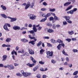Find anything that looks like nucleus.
<instances>
[{
  "mask_svg": "<svg viewBox=\"0 0 78 78\" xmlns=\"http://www.w3.org/2000/svg\"><path fill=\"white\" fill-rule=\"evenodd\" d=\"M22 42H23L25 43L26 42H28V40H26L25 38H23L21 39Z\"/></svg>",
  "mask_w": 78,
  "mask_h": 78,
  "instance_id": "2eb2a0df",
  "label": "nucleus"
},
{
  "mask_svg": "<svg viewBox=\"0 0 78 78\" xmlns=\"http://www.w3.org/2000/svg\"><path fill=\"white\" fill-rule=\"evenodd\" d=\"M28 16L29 17L30 19H31V20H34L36 19V16L33 14H29Z\"/></svg>",
  "mask_w": 78,
  "mask_h": 78,
  "instance_id": "7ed1b4c3",
  "label": "nucleus"
},
{
  "mask_svg": "<svg viewBox=\"0 0 78 78\" xmlns=\"http://www.w3.org/2000/svg\"><path fill=\"white\" fill-rule=\"evenodd\" d=\"M37 69H39V67L38 66H37L36 67H34V72H35L36 70Z\"/></svg>",
  "mask_w": 78,
  "mask_h": 78,
  "instance_id": "c9c22d12",
  "label": "nucleus"
},
{
  "mask_svg": "<svg viewBox=\"0 0 78 78\" xmlns=\"http://www.w3.org/2000/svg\"><path fill=\"white\" fill-rule=\"evenodd\" d=\"M42 17H44L45 18H46V15H45V14L42 13Z\"/></svg>",
  "mask_w": 78,
  "mask_h": 78,
  "instance_id": "5fc2aeb1",
  "label": "nucleus"
},
{
  "mask_svg": "<svg viewBox=\"0 0 78 78\" xmlns=\"http://www.w3.org/2000/svg\"><path fill=\"white\" fill-rule=\"evenodd\" d=\"M69 64H68V63L67 62H66L64 63V66H68Z\"/></svg>",
  "mask_w": 78,
  "mask_h": 78,
  "instance_id": "e2e57ef3",
  "label": "nucleus"
},
{
  "mask_svg": "<svg viewBox=\"0 0 78 78\" xmlns=\"http://www.w3.org/2000/svg\"><path fill=\"white\" fill-rule=\"evenodd\" d=\"M61 47V44H59L57 46V48L58 50H60V48Z\"/></svg>",
  "mask_w": 78,
  "mask_h": 78,
  "instance_id": "7c9ffc66",
  "label": "nucleus"
},
{
  "mask_svg": "<svg viewBox=\"0 0 78 78\" xmlns=\"http://www.w3.org/2000/svg\"><path fill=\"white\" fill-rule=\"evenodd\" d=\"M63 23L64 25H66L67 24V23L66 21H64L63 22Z\"/></svg>",
  "mask_w": 78,
  "mask_h": 78,
  "instance_id": "49530a36",
  "label": "nucleus"
},
{
  "mask_svg": "<svg viewBox=\"0 0 78 78\" xmlns=\"http://www.w3.org/2000/svg\"><path fill=\"white\" fill-rule=\"evenodd\" d=\"M40 52L41 54H42L43 52H44V49H41L40 50Z\"/></svg>",
  "mask_w": 78,
  "mask_h": 78,
  "instance_id": "37998d69",
  "label": "nucleus"
},
{
  "mask_svg": "<svg viewBox=\"0 0 78 78\" xmlns=\"http://www.w3.org/2000/svg\"><path fill=\"white\" fill-rule=\"evenodd\" d=\"M34 31L33 30H32L28 31V33H30L31 34H33L34 33Z\"/></svg>",
  "mask_w": 78,
  "mask_h": 78,
  "instance_id": "a19ab883",
  "label": "nucleus"
},
{
  "mask_svg": "<svg viewBox=\"0 0 78 78\" xmlns=\"http://www.w3.org/2000/svg\"><path fill=\"white\" fill-rule=\"evenodd\" d=\"M33 29L34 32H37V29L36 27V26L35 25H33Z\"/></svg>",
  "mask_w": 78,
  "mask_h": 78,
  "instance_id": "4468645a",
  "label": "nucleus"
},
{
  "mask_svg": "<svg viewBox=\"0 0 78 78\" xmlns=\"http://www.w3.org/2000/svg\"><path fill=\"white\" fill-rule=\"evenodd\" d=\"M66 22H67L69 23H72V21L70 20H69L68 21H67Z\"/></svg>",
  "mask_w": 78,
  "mask_h": 78,
  "instance_id": "6e6d98bb",
  "label": "nucleus"
},
{
  "mask_svg": "<svg viewBox=\"0 0 78 78\" xmlns=\"http://www.w3.org/2000/svg\"><path fill=\"white\" fill-rule=\"evenodd\" d=\"M41 75L39 74H38L37 75V78H41Z\"/></svg>",
  "mask_w": 78,
  "mask_h": 78,
  "instance_id": "e433bc0d",
  "label": "nucleus"
},
{
  "mask_svg": "<svg viewBox=\"0 0 78 78\" xmlns=\"http://www.w3.org/2000/svg\"><path fill=\"white\" fill-rule=\"evenodd\" d=\"M51 15V12H50L47 14L46 15V18L49 17V16H50Z\"/></svg>",
  "mask_w": 78,
  "mask_h": 78,
  "instance_id": "393cba45",
  "label": "nucleus"
},
{
  "mask_svg": "<svg viewBox=\"0 0 78 78\" xmlns=\"http://www.w3.org/2000/svg\"><path fill=\"white\" fill-rule=\"evenodd\" d=\"M17 20V18H12L11 20H10L11 22H15Z\"/></svg>",
  "mask_w": 78,
  "mask_h": 78,
  "instance_id": "dca6fc26",
  "label": "nucleus"
},
{
  "mask_svg": "<svg viewBox=\"0 0 78 78\" xmlns=\"http://www.w3.org/2000/svg\"><path fill=\"white\" fill-rule=\"evenodd\" d=\"M63 18H64L65 19H66V21H67L69 20H70V17L68 16H63Z\"/></svg>",
  "mask_w": 78,
  "mask_h": 78,
  "instance_id": "0eeeda50",
  "label": "nucleus"
},
{
  "mask_svg": "<svg viewBox=\"0 0 78 78\" xmlns=\"http://www.w3.org/2000/svg\"><path fill=\"white\" fill-rule=\"evenodd\" d=\"M50 37H43V39H49Z\"/></svg>",
  "mask_w": 78,
  "mask_h": 78,
  "instance_id": "603ef678",
  "label": "nucleus"
},
{
  "mask_svg": "<svg viewBox=\"0 0 78 78\" xmlns=\"http://www.w3.org/2000/svg\"><path fill=\"white\" fill-rule=\"evenodd\" d=\"M29 44H31L32 45H34L35 44V42L34 41H31L29 42Z\"/></svg>",
  "mask_w": 78,
  "mask_h": 78,
  "instance_id": "5701e85b",
  "label": "nucleus"
},
{
  "mask_svg": "<svg viewBox=\"0 0 78 78\" xmlns=\"http://www.w3.org/2000/svg\"><path fill=\"white\" fill-rule=\"evenodd\" d=\"M52 26V28H53V29H56V25H55V24H53Z\"/></svg>",
  "mask_w": 78,
  "mask_h": 78,
  "instance_id": "473e14b6",
  "label": "nucleus"
},
{
  "mask_svg": "<svg viewBox=\"0 0 78 78\" xmlns=\"http://www.w3.org/2000/svg\"><path fill=\"white\" fill-rule=\"evenodd\" d=\"M42 41H39L38 42V43L37 44V47H40V46H41V45L42 44Z\"/></svg>",
  "mask_w": 78,
  "mask_h": 78,
  "instance_id": "4be33fe9",
  "label": "nucleus"
},
{
  "mask_svg": "<svg viewBox=\"0 0 78 78\" xmlns=\"http://www.w3.org/2000/svg\"><path fill=\"white\" fill-rule=\"evenodd\" d=\"M51 43H52L53 44H55V43L56 42V40L53 39H51Z\"/></svg>",
  "mask_w": 78,
  "mask_h": 78,
  "instance_id": "a211bd4d",
  "label": "nucleus"
},
{
  "mask_svg": "<svg viewBox=\"0 0 78 78\" xmlns=\"http://www.w3.org/2000/svg\"><path fill=\"white\" fill-rule=\"evenodd\" d=\"M51 62L53 64H55V63H56V61L54 60H51Z\"/></svg>",
  "mask_w": 78,
  "mask_h": 78,
  "instance_id": "09e8293b",
  "label": "nucleus"
},
{
  "mask_svg": "<svg viewBox=\"0 0 78 78\" xmlns=\"http://www.w3.org/2000/svg\"><path fill=\"white\" fill-rule=\"evenodd\" d=\"M46 9L45 8H42L41 9V10L42 11H46Z\"/></svg>",
  "mask_w": 78,
  "mask_h": 78,
  "instance_id": "c03bdc74",
  "label": "nucleus"
},
{
  "mask_svg": "<svg viewBox=\"0 0 78 78\" xmlns=\"http://www.w3.org/2000/svg\"><path fill=\"white\" fill-rule=\"evenodd\" d=\"M30 58L32 60V61L33 62V64H30V63H29L26 64L27 66H29L30 67H33V66H34L35 64H36V61L35 60L34 58L32 56H30Z\"/></svg>",
  "mask_w": 78,
  "mask_h": 78,
  "instance_id": "f03ea898",
  "label": "nucleus"
},
{
  "mask_svg": "<svg viewBox=\"0 0 78 78\" xmlns=\"http://www.w3.org/2000/svg\"><path fill=\"white\" fill-rule=\"evenodd\" d=\"M69 66L70 68H71V67H72V64H70L68 65Z\"/></svg>",
  "mask_w": 78,
  "mask_h": 78,
  "instance_id": "774afa93",
  "label": "nucleus"
},
{
  "mask_svg": "<svg viewBox=\"0 0 78 78\" xmlns=\"http://www.w3.org/2000/svg\"><path fill=\"white\" fill-rule=\"evenodd\" d=\"M11 40V39L9 38H8L6 39V41L7 42H10V41Z\"/></svg>",
  "mask_w": 78,
  "mask_h": 78,
  "instance_id": "c85d7f7f",
  "label": "nucleus"
},
{
  "mask_svg": "<svg viewBox=\"0 0 78 78\" xmlns=\"http://www.w3.org/2000/svg\"><path fill=\"white\" fill-rule=\"evenodd\" d=\"M54 19V18L53 17H51L49 18L50 20H53Z\"/></svg>",
  "mask_w": 78,
  "mask_h": 78,
  "instance_id": "338daca9",
  "label": "nucleus"
},
{
  "mask_svg": "<svg viewBox=\"0 0 78 78\" xmlns=\"http://www.w3.org/2000/svg\"><path fill=\"white\" fill-rule=\"evenodd\" d=\"M25 55H26L27 56H29V53H28L27 52H25Z\"/></svg>",
  "mask_w": 78,
  "mask_h": 78,
  "instance_id": "3c124183",
  "label": "nucleus"
},
{
  "mask_svg": "<svg viewBox=\"0 0 78 78\" xmlns=\"http://www.w3.org/2000/svg\"><path fill=\"white\" fill-rule=\"evenodd\" d=\"M42 28V27H39L37 28V30H38V31H40V30H41Z\"/></svg>",
  "mask_w": 78,
  "mask_h": 78,
  "instance_id": "864d4df0",
  "label": "nucleus"
},
{
  "mask_svg": "<svg viewBox=\"0 0 78 78\" xmlns=\"http://www.w3.org/2000/svg\"><path fill=\"white\" fill-rule=\"evenodd\" d=\"M6 25V26H8V27H11V25H10V24L9 23H5Z\"/></svg>",
  "mask_w": 78,
  "mask_h": 78,
  "instance_id": "69168bd1",
  "label": "nucleus"
},
{
  "mask_svg": "<svg viewBox=\"0 0 78 78\" xmlns=\"http://www.w3.org/2000/svg\"><path fill=\"white\" fill-rule=\"evenodd\" d=\"M73 7L72 5H71L70 6H69L66 10V11H69V9H70L72 8Z\"/></svg>",
  "mask_w": 78,
  "mask_h": 78,
  "instance_id": "b1692460",
  "label": "nucleus"
},
{
  "mask_svg": "<svg viewBox=\"0 0 78 78\" xmlns=\"http://www.w3.org/2000/svg\"><path fill=\"white\" fill-rule=\"evenodd\" d=\"M77 11V9L74 8L73 10H71L70 11H68L67 13L68 14H73V12H75Z\"/></svg>",
  "mask_w": 78,
  "mask_h": 78,
  "instance_id": "20e7f679",
  "label": "nucleus"
},
{
  "mask_svg": "<svg viewBox=\"0 0 78 78\" xmlns=\"http://www.w3.org/2000/svg\"><path fill=\"white\" fill-rule=\"evenodd\" d=\"M1 7L2 8L3 10H6V7L5 6H3V5H1Z\"/></svg>",
  "mask_w": 78,
  "mask_h": 78,
  "instance_id": "aec40b11",
  "label": "nucleus"
},
{
  "mask_svg": "<svg viewBox=\"0 0 78 78\" xmlns=\"http://www.w3.org/2000/svg\"><path fill=\"white\" fill-rule=\"evenodd\" d=\"M23 75V76L25 77L27 76V72L24 73Z\"/></svg>",
  "mask_w": 78,
  "mask_h": 78,
  "instance_id": "4c0bfd02",
  "label": "nucleus"
},
{
  "mask_svg": "<svg viewBox=\"0 0 78 78\" xmlns=\"http://www.w3.org/2000/svg\"><path fill=\"white\" fill-rule=\"evenodd\" d=\"M7 55H4L3 56V59L2 61H6V59L7 58Z\"/></svg>",
  "mask_w": 78,
  "mask_h": 78,
  "instance_id": "ddd939ff",
  "label": "nucleus"
},
{
  "mask_svg": "<svg viewBox=\"0 0 78 78\" xmlns=\"http://www.w3.org/2000/svg\"><path fill=\"white\" fill-rule=\"evenodd\" d=\"M40 70L41 72H44V69L42 68H41Z\"/></svg>",
  "mask_w": 78,
  "mask_h": 78,
  "instance_id": "0e129e2a",
  "label": "nucleus"
},
{
  "mask_svg": "<svg viewBox=\"0 0 78 78\" xmlns=\"http://www.w3.org/2000/svg\"><path fill=\"white\" fill-rule=\"evenodd\" d=\"M22 5H23V6H25V9H27L29 8V7H30V8H33V6H34V3H32L30 4V2H28L27 3V5L26 3H23Z\"/></svg>",
  "mask_w": 78,
  "mask_h": 78,
  "instance_id": "f257e3e1",
  "label": "nucleus"
},
{
  "mask_svg": "<svg viewBox=\"0 0 78 78\" xmlns=\"http://www.w3.org/2000/svg\"><path fill=\"white\" fill-rule=\"evenodd\" d=\"M71 2H67L65 3L64 5V6H69V5L71 4Z\"/></svg>",
  "mask_w": 78,
  "mask_h": 78,
  "instance_id": "1a4fd4ad",
  "label": "nucleus"
},
{
  "mask_svg": "<svg viewBox=\"0 0 78 78\" xmlns=\"http://www.w3.org/2000/svg\"><path fill=\"white\" fill-rule=\"evenodd\" d=\"M66 60L67 62H69V58L68 57H66Z\"/></svg>",
  "mask_w": 78,
  "mask_h": 78,
  "instance_id": "052dcab7",
  "label": "nucleus"
},
{
  "mask_svg": "<svg viewBox=\"0 0 78 78\" xmlns=\"http://www.w3.org/2000/svg\"><path fill=\"white\" fill-rule=\"evenodd\" d=\"M68 33L69 34H70V35H72L73 34V31H69L68 32Z\"/></svg>",
  "mask_w": 78,
  "mask_h": 78,
  "instance_id": "bb28decb",
  "label": "nucleus"
},
{
  "mask_svg": "<svg viewBox=\"0 0 78 78\" xmlns=\"http://www.w3.org/2000/svg\"><path fill=\"white\" fill-rule=\"evenodd\" d=\"M57 42H58V43H62L63 42L62 40L58 39L57 40Z\"/></svg>",
  "mask_w": 78,
  "mask_h": 78,
  "instance_id": "f704fd0d",
  "label": "nucleus"
},
{
  "mask_svg": "<svg viewBox=\"0 0 78 78\" xmlns=\"http://www.w3.org/2000/svg\"><path fill=\"white\" fill-rule=\"evenodd\" d=\"M29 52L30 55H34V51L31 49H29Z\"/></svg>",
  "mask_w": 78,
  "mask_h": 78,
  "instance_id": "9d476101",
  "label": "nucleus"
},
{
  "mask_svg": "<svg viewBox=\"0 0 78 78\" xmlns=\"http://www.w3.org/2000/svg\"><path fill=\"white\" fill-rule=\"evenodd\" d=\"M16 75L18 76H22V75L20 74V73H18L16 74Z\"/></svg>",
  "mask_w": 78,
  "mask_h": 78,
  "instance_id": "72a5a7b5",
  "label": "nucleus"
},
{
  "mask_svg": "<svg viewBox=\"0 0 78 78\" xmlns=\"http://www.w3.org/2000/svg\"><path fill=\"white\" fill-rule=\"evenodd\" d=\"M9 70H12L14 69V67L12 65H9Z\"/></svg>",
  "mask_w": 78,
  "mask_h": 78,
  "instance_id": "423d86ee",
  "label": "nucleus"
},
{
  "mask_svg": "<svg viewBox=\"0 0 78 78\" xmlns=\"http://www.w3.org/2000/svg\"><path fill=\"white\" fill-rule=\"evenodd\" d=\"M14 53H15V54L16 55V56H17V52H16V51H14V50H13V51H12V52H11L12 55H14Z\"/></svg>",
  "mask_w": 78,
  "mask_h": 78,
  "instance_id": "412c9836",
  "label": "nucleus"
},
{
  "mask_svg": "<svg viewBox=\"0 0 78 78\" xmlns=\"http://www.w3.org/2000/svg\"><path fill=\"white\" fill-rule=\"evenodd\" d=\"M47 26H49V27H52V24L50 23H48L46 24Z\"/></svg>",
  "mask_w": 78,
  "mask_h": 78,
  "instance_id": "2f4dec72",
  "label": "nucleus"
},
{
  "mask_svg": "<svg viewBox=\"0 0 78 78\" xmlns=\"http://www.w3.org/2000/svg\"><path fill=\"white\" fill-rule=\"evenodd\" d=\"M49 11L50 12H54V11H55V9H51V8L49 9Z\"/></svg>",
  "mask_w": 78,
  "mask_h": 78,
  "instance_id": "cd10ccee",
  "label": "nucleus"
},
{
  "mask_svg": "<svg viewBox=\"0 0 78 78\" xmlns=\"http://www.w3.org/2000/svg\"><path fill=\"white\" fill-rule=\"evenodd\" d=\"M39 63L40 64H42V65H44V64L45 62H43L42 61H39Z\"/></svg>",
  "mask_w": 78,
  "mask_h": 78,
  "instance_id": "ea45409f",
  "label": "nucleus"
},
{
  "mask_svg": "<svg viewBox=\"0 0 78 78\" xmlns=\"http://www.w3.org/2000/svg\"><path fill=\"white\" fill-rule=\"evenodd\" d=\"M60 18L57 17V16H54V20H59Z\"/></svg>",
  "mask_w": 78,
  "mask_h": 78,
  "instance_id": "a878e982",
  "label": "nucleus"
},
{
  "mask_svg": "<svg viewBox=\"0 0 78 78\" xmlns=\"http://www.w3.org/2000/svg\"><path fill=\"white\" fill-rule=\"evenodd\" d=\"M20 27L16 25L13 27V29L14 30H20Z\"/></svg>",
  "mask_w": 78,
  "mask_h": 78,
  "instance_id": "39448f33",
  "label": "nucleus"
},
{
  "mask_svg": "<svg viewBox=\"0 0 78 78\" xmlns=\"http://www.w3.org/2000/svg\"><path fill=\"white\" fill-rule=\"evenodd\" d=\"M51 55H47V57L48 58H49V59L51 58V57L52 56H53V52L51 51Z\"/></svg>",
  "mask_w": 78,
  "mask_h": 78,
  "instance_id": "9b49d317",
  "label": "nucleus"
},
{
  "mask_svg": "<svg viewBox=\"0 0 78 78\" xmlns=\"http://www.w3.org/2000/svg\"><path fill=\"white\" fill-rule=\"evenodd\" d=\"M78 71H76L74 72L73 74V75H76L78 74Z\"/></svg>",
  "mask_w": 78,
  "mask_h": 78,
  "instance_id": "58836bf2",
  "label": "nucleus"
},
{
  "mask_svg": "<svg viewBox=\"0 0 78 78\" xmlns=\"http://www.w3.org/2000/svg\"><path fill=\"white\" fill-rule=\"evenodd\" d=\"M5 30H6V31H9V30L8 28V27H7V26L6 25V24H5L3 26Z\"/></svg>",
  "mask_w": 78,
  "mask_h": 78,
  "instance_id": "6e6552de",
  "label": "nucleus"
},
{
  "mask_svg": "<svg viewBox=\"0 0 78 78\" xmlns=\"http://www.w3.org/2000/svg\"><path fill=\"white\" fill-rule=\"evenodd\" d=\"M1 16L3 17L5 19H7L8 18V17L6 16V15H5L4 14H0Z\"/></svg>",
  "mask_w": 78,
  "mask_h": 78,
  "instance_id": "f8f14e48",
  "label": "nucleus"
},
{
  "mask_svg": "<svg viewBox=\"0 0 78 78\" xmlns=\"http://www.w3.org/2000/svg\"><path fill=\"white\" fill-rule=\"evenodd\" d=\"M4 67V68H9V65H7V66L5 65Z\"/></svg>",
  "mask_w": 78,
  "mask_h": 78,
  "instance_id": "4d7b16f0",
  "label": "nucleus"
},
{
  "mask_svg": "<svg viewBox=\"0 0 78 78\" xmlns=\"http://www.w3.org/2000/svg\"><path fill=\"white\" fill-rule=\"evenodd\" d=\"M48 47H52V45L50 43H48Z\"/></svg>",
  "mask_w": 78,
  "mask_h": 78,
  "instance_id": "bf43d9fd",
  "label": "nucleus"
},
{
  "mask_svg": "<svg viewBox=\"0 0 78 78\" xmlns=\"http://www.w3.org/2000/svg\"><path fill=\"white\" fill-rule=\"evenodd\" d=\"M28 36L30 39H35V37H31V35H29Z\"/></svg>",
  "mask_w": 78,
  "mask_h": 78,
  "instance_id": "c756f323",
  "label": "nucleus"
},
{
  "mask_svg": "<svg viewBox=\"0 0 78 78\" xmlns=\"http://www.w3.org/2000/svg\"><path fill=\"white\" fill-rule=\"evenodd\" d=\"M73 52H74V53H76L78 52V50L77 49H73Z\"/></svg>",
  "mask_w": 78,
  "mask_h": 78,
  "instance_id": "a18cd8bd",
  "label": "nucleus"
},
{
  "mask_svg": "<svg viewBox=\"0 0 78 78\" xmlns=\"http://www.w3.org/2000/svg\"><path fill=\"white\" fill-rule=\"evenodd\" d=\"M43 5H44V6H47V5H48L47 3H46L45 2H43Z\"/></svg>",
  "mask_w": 78,
  "mask_h": 78,
  "instance_id": "de8ad7c7",
  "label": "nucleus"
},
{
  "mask_svg": "<svg viewBox=\"0 0 78 78\" xmlns=\"http://www.w3.org/2000/svg\"><path fill=\"white\" fill-rule=\"evenodd\" d=\"M47 32L50 33H53L54 30L52 29H48L47 30Z\"/></svg>",
  "mask_w": 78,
  "mask_h": 78,
  "instance_id": "f3484780",
  "label": "nucleus"
},
{
  "mask_svg": "<svg viewBox=\"0 0 78 78\" xmlns=\"http://www.w3.org/2000/svg\"><path fill=\"white\" fill-rule=\"evenodd\" d=\"M46 53L47 55H51V52L49 51H46Z\"/></svg>",
  "mask_w": 78,
  "mask_h": 78,
  "instance_id": "79ce46f5",
  "label": "nucleus"
},
{
  "mask_svg": "<svg viewBox=\"0 0 78 78\" xmlns=\"http://www.w3.org/2000/svg\"><path fill=\"white\" fill-rule=\"evenodd\" d=\"M47 19V18L46 17L44 19H42L40 21V22H45L46 20Z\"/></svg>",
  "mask_w": 78,
  "mask_h": 78,
  "instance_id": "6ab92c4d",
  "label": "nucleus"
},
{
  "mask_svg": "<svg viewBox=\"0 0 78 78\" xmlns=\"http://www.w3.org/2000/svg\"><path fill=\"white\" fill-rule=\"evenodd\" d=\"M66 41H68L69 42H70L71 41V39L68 38L66 39Z\"/></svg>",
  "mask_w": 78,
  "mask_h": 78,
  "instance_id": "8fccbe9b",
  "label": "nucleus"
},
{
  "mask_svg": "<svg viewBox=\"0 0 78 78\" xmlns=\"http://www.w3.org/2000/svg\"><path fill=\"white\" fill-rule=\"evenodd\" d=\"M31 75V73H28L27 72V76H30V75Z\"/></svg>",
  "mask_w": 78,
  "mask_h": 78,
  "instance_id": "13d9d810",
  "label": "nucleus"
},
{
  "mask_svg": "<svg viewBox=\"0 0 78 78\" xmlns=\"http://www.w3.org/2000/svg\"><path fill=\"white\" fill-rule=\"evenodd\" d=\"M72 40L73 41H76V38H72Z\"/></svg>",
  "mask_w": 78,
  "mask_h": 78,
  "instance_id": "680f3d73",
  "label": "nucleus"
}]
</instances>
